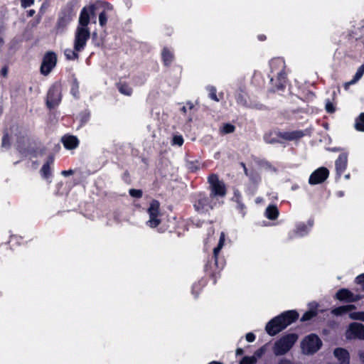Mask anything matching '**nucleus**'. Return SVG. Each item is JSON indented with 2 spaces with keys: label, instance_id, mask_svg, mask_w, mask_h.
<instances>
[{
  "label": "nucleus",
  "instance_id": "obj_52",
  "mask_svg": "<svg viewBox=\"0 0 364 364\" xmlns=\"http://www.w3.org/2000/svg\"><path fill=\"white\" fill-rule=\"evenodd\" d=\"M295 136H293V134L291 136H289L287 137V139H294Z\"/></svg>",
  "mask_w": 364,
  "mask_h": 364
},
{
  "label": "nucleus",
  "instance_id": "obj_29",
  "mask_svg": "<svg viewBox=\"0 0 364 364\" xmlns=\"http://www.w3.org/2000/svg\"><path fill=\"white\" fill-rule=\"evenodd\" d=\"M355 127L358 131L364 132V112L361 113L356 119Z\"/></svg>",
  "mask_w": 364,
  "mask_h": 364
},
{
  "label": "nucleus",
  "instance_id": "obj_49",
  "mask_svg": "<svg viewBox=\"0 0 364 364\" xmlns=\"http://www.w3.org/2000/svg\"><path fill=\"white\" fill-rule=\"evenodd\" d=\"M238 207H239L241 210H243V208H244V205H243L241 203H240V202H238Z\"/></svg>",
  "mask_w": 364,
  "mask_h": 364
},
{
  "label": "nucleus",
  "instance_id": "obj_37",
  "mask_svg": "<svg viewBox=\"0 0 364 364\" xmlns=\"http://www.w3.org/2000/svg\"><path fill=\"white\" fill-rule=\"evenodd\" d=\"M356 282L364 289V273L356 277Z\"/></svg>",
  "mask_w": 364,
  "mask_h": 364
},
{
  "label": "nucleus",
  "instance_id": "obj_13",
  "mask_svg": "<svg viewBox=\"0 0 364 364\" xmlns=\"http://www.w3.org/2000/svg\"><path fill=\"white\" fill-rule=\"evenodd\" d=\"M329 171L325 167H320L315 170L309 176V183L316 185L323 183L328 177Z\"/></svg>",
  "mask_w": 364,
  "mask_h": 364
},
{
  "label": "nucleus",
  "instance_id": "obj_23",
  "mask_svg": "<svg viewBox=\"0 0 364 364\" xmlns=\"http://www.w3.org/2000/svg\"><path fill=\"white\" fill-rule=\"evenodd\" d=\"M316 307L317 305L316 304H310V309L302 316L301 321H306L314 317L317 314Z\"/></svg>",
  "mask_w": 364,
  "mask_h": 364
},
{
  "label": "nucleus",
  "instance_id": "obj_3",
  "mask_svg": "<svg viewBox=\"0 0 364 364\" xmlns=\"http://www.w3.org/2000/svg\"><path fill=\"white\" fill-rule=\"evenodd\" d=\"M298 340L296 333H288L282 336L274 344L273 352L275 355H284L287 353Z\"/></svg>",
  "mask_w": 364,
  "mask_h": 364
},
{
  "label": "nucleus",
  "instance_id": "obj_45",
  "mask_svg": "<svg viewBox=\"0 0 364 364\" xmlns=\"http://www.w3.org/2000/svg\"><path fill=\"white\" fill-rule=\"evenodd\" d=\"M264 139H265V141H266L267 143H274V142H275V141H276V140H275V139H269L268 138V136H267V135H266V136H264Z\"/></svg>",
  "mask_w": 364,
  "mask_h": 364
},
{
  "label": "nucleus",
  "instance_id": "obj_26",
  "mask_svg": "<svg viewBox=\"0 0 364 364\" xmlns=\"http://www.w3.org/2000/svg\"><path fill=\"white\" fill-rule=\"evenodd\" d=\"M71 19L72 18L70 15H65L63 16H60L57 24L58 28L65 27L70 22Z\"/></svg>",
  "mask_w": 364,
  "mask_h": 364
},
{
  "label": "nucleus",
  "instance_id": "obj_36",
  "mask_svg": "<svg viewBox=\"0 0 364 364\" xmlns=\"http://www.w3.org/2000/svg\"><path fill=\"white\" fill-rule=\"evenodd\" d=\"M34 4V0H21V5L23 8L26 9L27 7L31 6Z\"/></svg>",
  "mask_w": 364,
  "mask_h": 364
},
{
  "label": "nucleus",
  "instance_id": "obj_43",
  "mask_svg": "<svg viewBox=\"0 0 364 364\" xmlns=\"http://www.w3.org/2000/svg\"><path fill=\"white\" fill-rule=\"evenodd\" d=\"M278 364H293L292 362L288 359L282 358L281 359Z\"/></svg>",
  "mask_w": 364,
  "mask_h": 364
},
{
  "label": "nucleus",
  "instance_id": "obj_6",
  "mask_svg": "<svg viewBox=\"0 0 364 364\" xmlns=\"http://www.w3.org/2000/svg\"><path fill=\"white\" fill-rule=\"evenodd\" d=\"M217 204L218 202L216 200L212 201L210 196L203 193H199L196 196L193 206L197 212L203 213L213 209Z\"/></svg>",
  "mask_w": 364,
  "mask_h": 364
},
{
  "label": "nucleus",
  "instance_id": "obj_33",
  "mask_svg": "<svg viewBox=\"0 0 364 364\" xmlns=\"http://www.w3.org/2000/svg\"><path fill=\"white\" fill-rule=\"evenodd\" d=\"M264 352H265V348H264V346H262L255 352L252 357H255L256 359V361H257V360L263 355Z\"/></svg>",
  "mask_w": 364,
  "mask_h": 364
},
{
  "label": "nucleus",
  "instance_id": "obj_24",
  "mask_svg": "<svg viewBox=\"0 0 364 364\" xmlns=\"http://www.w3.org/2000/svg\"><path fill=\"white\" fill-rule=\"evenodd\" d=\"M225 240V234H224V232H221L218 246L216 247H215L213 250V255H214L215 262H217L218 255L220 250L223 248V247L224 245Z\"/></svg>",
  "mask_w": 364,
  "mask_h": 364
},
{
  "label": "nucleus",
  "instance_id": "obj_38",
  "mask_svg": "<svg viewBox=\"0 0 364 364\" xmlns=\"http://www.w3.org/2000/svg\"><path fill=\"white\" fill-rule=\"evenodd\" d=\"M326 109L328 112L332 113L335 111V107L331 102H327L326 104Z\"/></svg>",
  "mask_w": 364,
  "mask_h": 364
},
{
  "label": "nucleus",
  "instance_id": "obj_19",
  "mask_svg": "<svg viewBox=\"0 0 364 364\" xmlns=\"http://www.w3.org/2000/svg\"><path fill=\"white\" fill-rule=\"evenodd\" d=\"M333 354L341 364H348L350 355L348 352L342 348L335 349Z\"/></svg>",
  "mask_w": 364,
  "mask_h": 364
},
{
  "label": "nucleus",
  "instance_id": "obj_27",
  "mask_svg": "<svg viewBox=\"0 0 364 364\" xmlns=\"http://www.w3.org/2000/svg\"><path fill=\"white\" fill-rule=\"evenodd\" d=\"M235 129V126L230 123L224 124L220 128V132L223 134L232 133Z\"/></svg>",
  "mask_w": 364,
  "mask_h": 364
},
{
  "label": "nucleus",
  "instance_id": "obj_54",
  "mask_svg": "<svg viewBox=\"0 0 364 364\" xmlns=\"http://www.w3.org/2000/svg\"><path fill=\"white\" fill-rule=\"evenodd\" d=\"M72 92H73V95H75V90H74V88L72 89Z\"/></svg>",
  "mask_w": 364,
  "mask_h": 364
},
{
  "label": "nucleus",
  "instance_id": "obj_9",
  "mask_svg": "<svg viewBox=\"0 0 364 364\" xmlns=\"http://www.w3.org/2000/svg\"><path fill=\"white\" fill-rule=\"evenodd\" d=\"M355 309L354 305H346L339 306L334 309L332 313L336 316L343 314L345 313H349V318L353 320H359L364 321V311L350 312Z\"/></svg>",
  "mask_w": 364,
  "mask_h": 364
},
{
  "label": "nucleus",
  "instance_id": "obj_34",
  "mask_svg": "<svg viewBox=\"0 0 364 364\" xmlns=\"http://www.w3.org/2000/svg\"><path fill=\"white\" fill-rule=\"evenodd\" d=\"M173 144L181 146L183 144V139L181 135H176L173 137Z\"/></svg>",
  "mask_w": 364,
  "mask_h": 364
},
{
  "label": "nucleus",
  "instance_id": "obj_53",
  "mask_svg": "<svg viewBox=\"0 0 364 364\" xmlns=\"http://www.w3.org/2000/svg\"><path fill=\"white\" fill-rule=\"evenodd\" d=\"M345 178H346V179H348V178H350V175H349V174L346 175V176H345Z\"/></svg>",
  "mask_w": 364,
  "mask_h": 364
},
{
  "label": "nucleus",
  "instance_id": "obj_8",
  "mask_svg": "<svg viewBox=\"0 0 364 364\" xmlns=\"http://www.w3.org/2000/svg\"><path fill=\"white\" fill-rule=\"evenodd\" d=\"M57 63V56L53 52H48L45 54L41 66V72L43 75H48L55 68Z\"/></svg>",
  "mask_w": 364,
  "mask_h": 364
},
{
  "label": "nucleus",
  "instance_id": "obj_46",
  "mask_svg": "<svg viewBox=\"0 0 364 364\" xmlns=\"http://www.w3.org/2000/svg\"><path fill=\"white\" fill-rule=\"evenodd\" d=\"M35 13H36V11L33 9H31V10L28 11V12H27L28 16L30 17L33 16L35 14Z\"/></svg>",
  "mask_w": 364,
  "mask_h": 364
},
{
  "label": "nucleus",
  "instance_id": "obj_5",
  "mask_svg": "<svg viewBox=\"0 0 364 364\" xmlns=\"http://www.w3.org/2000/svg\"><path fill=\"white\" fill-rule=\"evenodd\" d=\"M210 183V197L212 201L216 200L218 203H220L219 198H223L226 194V188L225 183L218 179V177L215 175H210L208 178Z\"/></svg>",
  "mask_w": 364,
  "mask_h": 364
},
{
  "label": "nucleus",
  "instance_id": "obj_14",
  "mask_svg": "<svg viewBox=\"0 0 364 364\" xmlns=\"http://www.w3.org/2000/svg\"><path fill=\"white\" fill-rule=\"evenodd\" d=\"M346 336L347 339H364V326L358 323L350 324L346 332Z\"/></svg>",
  "mask_w": 364,
  "mask_h": 364
},
{
  "label": "nucleus",
  "instance_id": "obj_41",
  "mask_svg": "<svg viewBox=\"0 0 364 364\" xmlns=\"http://www.w3.org/2000/svg\"><path fill=\"white\" fill-rule=\"evenodd\" d=\"M9 138L8 135L4 136V137L2 139V146H9Z\"/></svg>",
  "mask_w": 364,
  "mask_h": 364
},
{
  "label": "nucleus",
  "instance_id": "obj_47",
  "mask_svg": "<svg viewBox=\"0 0 364 364\" xmlns=\"http://www.w3.org/2000/svg\"><path fill=\"white\" fill-rule=\"evenodd\" d=\"M243 353V350L242 348H237L236 350V354L238 355H242Z\"/></svg>",
  "mask_w": 364,
  "mask_h": 364
},
{
  "label": "nucleus",
  "instance_id": "obj_16",
  "mask_svg": "<svg viewBox=\"0 0 364 364\" xmlns=\"http://www.w3.org/2000/svg\"><path fill=\"white\" fill-rule=\"evenodd\" d=\"M286 328L289 325L294 322L299 317V314L294 310L287 311L278 316Z\"/></svg>",
  "mask_w": 364,
  "mask_h": 364
},
{
  "label": "nucleus",
  "instance_id": "obj_48",
  "mask_svg": "<svg viewBox=\"0 0 364 364\" xmlns=\"http://www.w3.org/2000/svg\"><path fill=\"white\" fill-rule=\"evenodd\" d=\"M360 356L362 361L364 363V351L360 353Z\"/></svg>",
  "mask_w": 364,
  "mask_h": 364
},
{
  "label": "nucleus",
  "instance_id": "obj_4",
  "mask_svg": "<svg viewBox=\"0 0 364 364\" xmlns=\"http://www.w3.org/2000/svg\"><path fill=\"white\" fill-rule=\"evenodd\" d=\"M321 346V340L317 335L314 333L306 336L301 342V351L304 355H313L316 353Z\"/></svg>",
  "mask_w": 364,
  "mask_h": 364
},
{
  "label": "nucleus",
  "instance_id": "obj_56",
  "mask_svg": "<svg viewBox=\"0 0 364 364\" xmlns=\"http://www.w3.org/2000/svg\"><path fill=\"white\" fill-rule=\"evenodd\" d=\"M245 174L247 175V172L246 169H245Z\"/></svg>",
  "mask_w": 364,
  "mask_h": 364
},
{
  "label": "nucleus",
  "instance_id": "obj_10",
  "mask_svg": "<svg viewBox=\"0 0 364 364\" xmlns=\"http://www.w3.org/2000/svg\"><path fill=\"white\" fill-rule=\"evenodd\" d=\"M312 226L313 222L311 220H309L307 223H298L294 230L289 233V237L291 239L304 237L309 232Z\"/></svg>",
  "mask_w": 364,
  "mask_h": 364
},
{
  "label": "nucleus",
  "instance_id": "obj_40",
  "mask_svg": "<svg viewBox=\"0 0 364 364\" xmlns=\"http://www.w3.org/2000/svg\"><path fill=\"white\" fill-rule=\"evenodd\" d=\"M356 82H357V81H356L354 78H353L350 81L346 82V83L344 84V85H343V86H344L345 90H348V88H349V87H350V85H354V84H355Z\"/></svg>",
  "mask_w": 364,
  "mask_h": 364
},
{
  "label": "nucleus",
  "instance_id": "obj_55",
  "mask_svg": "<svg viewBox=\"0 0 364 364\" xmlns=\"http://www.w3.org/2000/svg\"><path fill=\"white\" fill-rule=\"evenodd\" d=\"M235 197L237 198V200H238L239 197L237 196V193H235Z\"/></svg>",
  "mask_w": 364,
  "mask_h": 364
},
{
  "label": "nucleus",
  "instance_id": "obj_44",
  "mask_svg": "<svg viewBox=\"0 0 364 364\" xmlns=\"http://www.w3.org/2000/svg\"><path fill=\"white\" fill-rule=\"evenodd\" d=\"M7 73L8 69L6 67L2 68L0 72L1 75L4 77H6L7 75Z\"/></svg>",
  "mask_w": 364,
  "mask_h": 364
},
{
  "label": "nucleus",
  "instance_id": "obj_17",
  "mask_svg": "<svg viewBox=\"0 0 364 364\" xmlns=\"http://www.w3.org/2000/svg\"><path fill=\"white\" fill-rule=\"evenodd\" d=\"M336 297L337 299L340 301H343L346 302H351L357 301L360 299L358 295H354L352 292L346 289H342L339 290L336 294Z\"/></svg>",
  "mask_w": 364,
  "mask_h": 364
},
{
  "label": "nucleus",
  "instance_id": "obj_31",
  "mask_svg": "<svg viewBox=\"0 0 364 364\" xmlns=\"http://www.w3.org/2000/svg\"><path fill=\"white\" fill-rule=\"evenodd\" d=\"M364 74V64L360 66L353 78L358 82Z\"/></svg>",
  "mask_w": 364,
  "mask_h": 364
},
{
  "label": "nucleus",
  "instance_id": "obj_25",
  "mask_svg": "<svg viewBox=\"0 0 364 364\" xmlns=\"http://www.w3.org/2000/svg\"><path fill=\"white\" fill-rule=\"evenodd\" d=\"M162 58L166 65H169L173 58V53L168 48H164L162 51Z\"/></svg>",
  "mask_w": 364,
  "mask_h": 364
},
{
  "label": "nucleus",
  "instance_id": "obj_22",
  "mask_svg": "<svg viewBox=\"0 0 364 364\" xmlns=\"http://www.w3.org/2000/svg\"><path fill=\"white\" fill-rule=\"evenodd\" d=\"M264 215L269 220H275L279 215V210L275 205H269L266 208Z\"/></svg>",
  "mask_w": 364,
  "mask_h": 364
},
{
  "label": "nucleus",
  "instance_id": "obj_39",
  "mask_svg": "<svg viewBox=\"0 0 364 364\" xmlns=\"http://www.w3.org/2000/svg\"><path fill=\"white\" fill-rule=\"evenodd\" d=\"M246 340L248 342H253L255 340V336L252 333H248L246 334Z\"/></svg>",
  "mask_w": 364,
  "mask_h": 364
},
{
  "label": "nucleus",
  "instance_id": "obj_15",
  "mask_svg": "<svg viewBox=\"0 0 364 364\" xmlns=\"http://www.w3.org/2000/svg\"><path fill=\"white\" fill-rule=\"evenodd\" d=\"M284 324L278 316L270 320L265 326V331L271 336H275L284 329Z\"/></svg>",
  "mask_w": 364,
  "mask_h": 364
},
{
  "label": "nucleus",
  "instance_id": "obj_21",
  "mask_svg": "<svg viewBox=\"0 0 364 364\" xmlns=\"http://www.w3.org/2000/svg\"><path fill=\"white\" fill-rule=\"evenodd\" d=\"M54 162L53 156H49L41 169V173L43 178L49 179L51 176V166Z\"/></svg>",
  "mask_w": 364,
  "mask_h": 364
},
{
  "label": "nucleus",
  "instance_id": "obj_51",
  "mask_svg": "<svg viewBox=\"0 0 364 364\" xmlns=\"http://www.w3.org/2000/svg\"><path fill=\"white\" fill-rule=\"evenodd\" d=\"M209 364H222V363L220 362H217V361H212Z\"/></svg>",
  "mask_w": 364,
  "mask_h": 364
},
{
  "label": "nucleus",
  "instance_id": "obj_7",
  "mask_svg": "<svg viewBox=\"0 0 364 364\" xmlns=\"http://www.w3.org/2000/svg\"><path fill=\"white\" fill-rule=\"evenodd\" d=\"M148 213L149 219L146 222V224L150 228H156L161 223L160 213H159V203L156 200H153L150 203V206L148 209Z\"/></svg>",
  "mask_w": 364,
  "mask_h": 364
},
{
  "label": "nucleus",
  "instance_id": "obj_2",
  "mask_svg": "<svg viewBox=\"0 0 364 364\" xmlns=\"http://www.w3.org/2000/svg\"><path fill=\"white\" fill-rule=\"evenodd\" d=\"M269 66L271 71L269 77L274 86L273 91L282 90L286 83L284 60L281 58H274L270 61Z\"/></svg>",
  "mask_w": 364,
  "mask_h": 364
},
{
  "label": "nucleus",
  "instance_id": "obj_32",
  "mask_svg": "<svg viewBox=\"0 0 364 364\" xmlns=\"http://www.w3.org/2000/svg\"><path fill=\"white\" fill-rule=\"evenodd\" d=\"M208 90L209 91L210 97L215 101H218L219 100L216 95V89L214 87L210 86L208 87Z\"/></svg>",
  "mask_w": 364,
  "mask_h": 364
},
{
  "label": "nucleus",
  "instance_id": "obj_1",
  "mask_svg": "<svg viewBox=\"0 0 364 364\" xmlns=\"http://www.w3.org/2000/svg\"><path fill=\"white\" fill-rule=\"evenodd\" d=\"M94 7L83 8L80 12L79 23L75 32L73 49L66 48L64 55L67 60H75L78 58V53L82 51L90 36L87 26L90 23V14H93Z\"/></svg>",
  "mask_w": 364,
  "mask_h": 364
},
{
  "label": "nucleus",
  "instance_id": "obj_35",
  "mask_svg": "<svg viewBox=\"0 0 364 364\" xmlns=\"http://www.w3.org/2000/svg\"><path fill=\"white\" fill-rule=\"evenodd\" d=\"M129 194L134 198H140L142 196V192L140 190L130 189Z\"/></svg>",
  "mask_w": 364,
  "mask_h": 364
},
{
  "label": "nucleus",
  "instance_id": "obj_50",
  "mask_svg": "<svg viewBox=\"0 0 364 364\" xmlns=\"http://www.w3.org/2000/svg\"><path fill=\"white\" fill-rule=\"evenodd\" d=\"M237 102H238L239 103H241V104H242V103H245V102L243 100L240 99V98H237Z\"/></svg>",
  "mask_w": 364,
  "mask_h": 364
},
{
  "label": "nucleus",
  "instance_id": "obj_28",
  "mask_svg": "<svg viewBox=\"0 0 364 364\" xmlns=\"http://www.w3.org/2000/svg\"><path fill=\"white\" fill-rule=\"evenodd\" d=\"M118 90L122 95L127 96H130L132 93V89L127 84H119Z\"/></svg>",
  "mask_w": 364,
  "mask_h": 364
},
{
  "label": "nucleus",
  "instance_id": "obj_11",
  "mask_svg": "<svg viewBox=\"0 0 364 364\" xmlns=\"http://www.w3.org/2000/svg\"><path fill=\"white\" fill-rule=\"evenodd\" d=\"M94 7L93 14H90V18L91 16L95 15V12L97 9H102L101 12L99 14V23L100 25L103 27L106 25L107 21V11L112 10V7L111 5L107 3L99 2L96 5H91L87 6V8Z\"/></svg>",
  "mask_w": 364,
  "mask_h": 364
},
{
  "label": "nucleus",
  "instance_id": "obj_20",
  "mask_svg": "<svg viewBox=\"0 0 364 364\" xmlns=\"http://www.w3.org/2000/svg\"><path fill=\"white\" fill-rule=\"evenodd\" d=\"M63 146L67 149H75L79 144V141L76 136L72 135H65L61 139Z\"/></svg>",
  "mask_w": 364,
  "mask_h": 364
},
{
  "label": "nucleus",
  "instance_id": "obj_30",
  "mask_svg": "<svg viewBox=\"0 0 364 364\" xmlns=\"http://www.w3.org/2000/svg\"><path fill=\"white\" fill-rule=\"evenodd\" d=\"M256 359L252 356H245L240 361V364H255L256 363Z\"/></svg>",
  "mask_w": 364,
  "mask_h": 364
},
{
  "label": "nucleus",
  "instance_id": "obj_42",
  "mask_svg": "<svg viewBox=\"0 0 364 364\" xmlns=\"http://www.w3.org/2000/svg\"><path fill=\"white\" fill-rule=\"evenodd\" d=\"M73 173V171L72 169L63 171L61 172V174L64 176H68L72 175Z\"/></svg>",
  "mask_w": 364,
  "mask_h": 364
},
{
  "label": "nucleus",
  "instance_id": "obj_18",
  "mask_svg": "<svg viewBox=\"0 0 364 364\" xmlns=\"http://www.w3.org/2000/svg\"><path fill=\"white\" fill-rule=\"evenodd\" d=\"M348 164V154H341L335 161L336 170L338 175H341L346 169Z\"/></svg>",
  "mask_w": 364,
  "mask_h": 364
},
{
  "label": "nucleus",
  "instance_id": "obj_12",
  "mask_svg": "<svg viewBox=\"0 0 364 364\" xmlns=\"http://www.w3.org/2000/svg\"><path fill=\"white\" fill-rule=\"evenodd\" d=\"M61 100V88L59 85H53L48 93L47 105L53 108L58 105Z\"/></svg>",
  "mask_w": 364,
  "mask_h": 364
}]
</instances>
